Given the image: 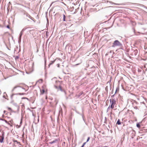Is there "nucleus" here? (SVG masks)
Returning <instances> with one entry per match:
<instances>
[{
	"mask_svg": "<svg viewBox=\"0 0 147 147\" xmlns=\"http://www.w3.org/2000/svg\"><path fill=\"white\" fill-rule=\"evenodd\" d=\"M110 101L111 103L110 105V107L112 109H113L114 108L116 104V101L114 99H110Z\"/></svg>",
	"mask_w": 147,
	"mask_h": 147,
	"instance_id": "nucleus-3",
	"label": "nucleus"
},
{
	"mask_svg": "<svg viewBox=\"0 0 147 147\" xmlns=\"http://www.w3.org/2000/svg\"><path fill=\"white\" fill-rule=\"evenodd\" d=\"M5 112H6V111H4V113H5Z\"/></svg>",
	"mask_w": 147,
	"mask_h": 147,
	"instance_id": "nucleus-26",
	"label": "nucleus"
},
{
	"mask_svg": "<svg viewBox=\"0 0 147 147\" xmlns=\"http://www.w3.org/2000/svg\"><path fill=\"white\" fill-rule=\"evenodd\" d=\"M47 90L46 88V86L45 85H43L42 87V88L40 89V94H42L44 93H47Z\"/></svg>",
	"mask_w": 147,
	"mask_h": 147,
	"instance_id": "nucleus-2",
	"label": "nucleus"
},
{
	"mask_svg": "<svg viewBox=\"0 0 147 147\" xmlns=\"http://www.w3.org/2000/svg\"><path fill=\"white\" fill-rule=\"evenodd\" d=\"M138 53V50L137 49L135 50H132L131 51L130 54L133 57L136 56L137 54Z\"/></svg>",
	"mask_w": 147,
	"mask_h": 147,
	"instance_id": "nucleus-6",
	"label": "nucleus"
},
{
	"mask_svg": "<svg viewBox=\"0 0 147 147\" xmlns=\"http://www.w3.org/2000/svg\"><path fill=\"white\" fill-rule=\"evenodd\" d=\"M121 45V44L119 41L117 40H116L114 42L112 47H115L117 46H120Z\"/></svg>",
	"mask_w": 147,
	"mask_h": 147,
	"instance_id": "nucleus-5",
	"label": "nucleus"
},
{
	"mask_svg": "<svg viewBox=\"0 0 147 147\" xmlns=\"http://www.w3.org/2000/svg\"><path fill=\"white\" fill-rule=\"evenodd\" d=\"M17 88H18V90H21L22 89H23V88H21V87H20L19 86H16L13 88L12 90L13 91H14L16 90V89Z\"/></svg>",
	"mask_w": 147,
	"mask_h": 147,
	"instance_id": "nucleus-7",
	"label": "nucleus"
},
{
	"mask_svg": "<svg viewBox=\"0 0 147 147\" xmlns=\"http://www.w3.org/2000/svg\"><path fill=\"white\" fill-rule=\"evenodd\" d=\"M34 66V63H32L31 64H29L28 66H26V72L28 74H29L32 72L33 70Z\"/></svg>",
	"mask_w": 147,
	"mask_h": 147,
	"instance_id": "nucleus-1",
	"label": "nucleus"
},
{
	"mask_svg": "<svg viewBox=\"0 0 147 147\" xmlns=\"http://www.w3.org/2000/svg\"><path fill=\"white\" fill-rule=\"evenodd\" d=\"M4 121H5V122L6 123H7L8 125H10L11 126H12V124L13 122L12 120H10L9 121H8V122L7 121V120H4Z\"/></svg>",
	"mask_w": 147,
	"mask_h": 147,
	"instance_id": "nucleus-8",
	"label": "nucleus"
},
{
	"mask_svg": "<svg viewBox=\"0 0 147 147\" xmlns=\"http://www.w3.org/2000/svg\"><path fill=\"white\" fill-rule=\"evenodd\" d=\"M56 85H55V86L56 88L60 90H62V89L60 86V83L59 81H56Z\"/></svg>",
	"mask_w": 147,
	"mask_h": 147,
	"instance_id": "nucleus-4",
	"label": "nucleus"
},
{
	"mask_svg": "<svg viewBox=\"0 0 147 147\" xmlns=\"http://www.w3.org/2000/svg\"><path fill=\"white\" fill-rule=\"evenodd\" d=\"M55 61V60H54V61H51L49 63V65H51Z\"/></svg>",
	"mask_w": 147,
	"mask_h": 147,
	"instance_id": "nucleus-15",
	"label": "nucleus"
},
{
	"mask_svg": "<svg viewBox=\"0 0 147 147\" xmlns=\"http://www.w3.org/2000/svg\"><path fill=\"white\" fill-rule=\"evenodd\" d=\"M47 96H46V98L47 99Z\"/></svg>",
	"mask_w": 147,
	"mask_h": 147,
	"instance_id": "nucleus-25",
	"label": "nucleus"
},
{
	"mask_svg": "<svg viewBox=\"0 0 147 147\" xmlns=\"http://www.w3.org/2000/svg\"><path fill=\"white\" fill-rule=\"evenodd\" d=\"M20 127V125H17L16 126V127L17 128H19V127Z\"/></svg>",
	"mask_w": 147,
	"mask_h": 147,
	"instance_id": "nucleus-20",
	"label": "nucleus"
},
{
	"mask_svg": "<svg viewBox=\"0 0 147 147\" xmlns=\"http://www.w3.org/2000/svg\"><path fill=\"white\" fill-rule=\"evenodd\" d=\"M117 89L116 90L115 92H117Z\"/></svg>",
	"mask_w": 147,
	"mask_h": 147,
	"instance_id": "nucleus-24",
	"label": "nucleus"
},
{
	"mask_svg": "<svg viewBox=\"0 0 147 147\" xmlns=\"http://www.w3.org/2000/svg\"><path fill=\"white\" fill-rule=\"evenodd\" d=\"M63 21H65V16L63 14Z\"/></svg>",
	"mask_w": 147,
	"mask_h": 147,
	"instance_id": "nucleus-16",
	"label": "nucleus"
},
{
	"mask_svg": "<svg viewBox=\"0 0 147 147\" xmlns=\"http://www.w3.org/2000/svg\"><path fill=\"white\" fill-rule=\"evenodd\" d=\"M117 124H118V125H120L121 124V122H120V120L119 119L117 122Z\"/></svg>",
	"mask_w": 147,
	"mask_h": 147,
	"instance_id": "nucleus-13",
	"label": "nucleus"
},
{
	"mask_svg": "<svg viewBox=\"0 0 147 147\" xmlns=\"http://www.w3.org/2000/svg\"><path fill=\"white\" fill-rule=\"evenodd\" d=\"M4 138V136H0V142L2 143L3 142Z\"/></svg>",
	"mask_w": 147,
	"mask_h": 147,
	"instance_id": "nucleus-11",
	"label": "nucleus"
},
{
	"mask_svg": "<svg viewBox=\"0 0 147 147\" xmlns=\"http://www.w3.org/2000/svg\"><path fill=\"white\" fill-rule=\"evenodd\" d=\"M7 110L8 111H9L10 112H11V111H12V109L8 107V108H7Z\"/></svg>",
	"mask_w": 147,
	"mask_h": 147,
	"instance_id": "nucleus-14",
	"label": "nucleus"
},
{
	"mask_svg": "<svg viewBox=\"0 0 147 147\" xmlns=\"http://www.w3.org/2000/svg\"><path fill=\"white\" fill-rule=\"evenodd\" d=\"M43 81V80L42 79H40L37 81L36 83L38 84H41L42 83Z\"/></svg>",
	"mask_w": 147,
	"mask_h": 147,
	"instance_id": "nucleus-9",
	"label": "nucleus"
},
{
	"mask_svg": "<svg viewBox=\"0 0 147 147\" xmlns=\"http://www.w3.org/2000/svg\"><path fill=\"white\" fill-rule=\"evenodd\" d=\"M57 102H58L57 101H56V103H55V105H56L57 104Z\"/></svg>",
	"mask_w": 147,
	"mask_h": 147,
	"instance_id": "nucleus-23",
	"label": "nucleus"
},
{
	"mask_svg": "<svg viewBox=\"0 0 147 147\" xmlns=\"http://www.w3.org/2000/svg\"><path fill=\"white\" fill-rule=\"evenodd\" d=\"M86 142H84V143H83V145L81 147H84V146L86 144Z\"/></svg>",
	"mask_w": 147,
	"mask_h": 147,
	"instance_id": "nucleus-19",
	"label": "nucleus"
},
{
	"mask_svg": "<svg viewBox=\"0 0 147 147\" xmlns=\"http://www.w3.org/2000/svg\"><path fill=\"white\" fill-rule=\"evenodd\" d=\"M19 94H22V95H23V94H24V93H19Z\"/></svg>",
	"mask_w": 147,
	"mask_h": 147,
	"instance_id": "nucleus-22",
	"label": "nucleus"
},
{
	"mask_svg": "<svg viewBox=\"0 0 147 147\" xmlns=\"http://www.w3.org/2000/svg\"><path fill=\"white\" fill-rule=\"evenodd\" d=\"M136 126L137 127L139 128L140 127V125L139 123H138L137 124Z\"/></svg>",
	"mask_w": 147,
	"mask_h": 147,
	"instance_id": "nucleus-17",
	"label": "nucleus"
},
{
	"mask_svg": "<svg viewBox=\"0 0 147 147\" xmlns=\"http://www.w3.org/2000/svg\"><path fill=\"white\" fill-rule=\"evenodd\" d=\"M90 139V137H88L87 139V142H88L89 141V139Z\"/></svg>",
	"mask_w": 147,
	"mask_h": 147,
	"instance_id": "nucleus-21",
	"label": "nucleus"
},
{
	"mask_svg": "<svg viewBox=\"0 0 147 147\" xmlns=\"http://www.w3.org/2000/svg\"><path fill=\"white\" fill-rule=\"evenodd\" d=\"M13 142H16L17 143H18V141L17 140H15L14 139H13Z\"/></svg>",
	"mask_w": 147,
	"mask_h": 147,
	"instance_id": "nucleus-18",
	"label": "nucleus"
},
{
	"mask_svg": "<svg viewBox=\"0 0 147 147\" xmlns=\"http://www.w3.org/2000/svg\"><path fill=\"white\" fill-rule=\"evenodd\" d=\"M57 141L58 140H57V139H55L54 140H53V141L52 142H49V143L50 144H53V143L56 142H57Z\"/></svg>",
	"mask_w": 147,
	"mask_h": 147,
	"instance_id": "nucleus-12",
	"label": "nucleus"
},
{
	"mask_svg": "<svg viewBox=\"0 0 147 147\" xmlns=\"http://www.w3.org/2000/svg\"><path fill=\"white\" fill-rule=\"evenodd\" d=\"M83 93H84L82 91L81 92L76 95V96L78 97H79L80 96L83 94Z\"/></svg>",
	"mask_w": 147,
	"mask_h": 147,
	"instance_id": "nucleus-10",
	"label": "nucleus"
}]
</instances>
